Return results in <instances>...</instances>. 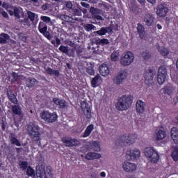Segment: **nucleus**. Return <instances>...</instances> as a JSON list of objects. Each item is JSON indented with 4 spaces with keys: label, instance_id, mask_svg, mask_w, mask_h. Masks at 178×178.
<instances>
[{
    "label": "nucleus",
    "instance_id": "nucleus-50",
    "mask_svg": "<svg viewBox=\"0 0 178 178\" xmlns=\"http://www.w3.org/2000/svg\"><path fill=\"white\" fill-rule=\"evenodd\" d=\"M74 13L76 16H81V7L74 9Z\"/></svg>",
    "mask_w": 178,
    "mask_h": 178
},
{
    "label": "nucleus",
    "instance_id": "nucleus-61",
    "mask_svg": "<svg viewBox=\"0 0 178 178\" xmlns=\"http://www.w3.org/2000/svg\"><path fill=\"white\" fill-rule=\"evenodd\" d=\"M48 8H49V3L43 4L41 6V9H42V10H47L48 9Z\"/></svg>",
    "mask_w": 178,
    "mask_h": 178
},
{
    "label": "nucleus",
    "instance_id": "nucleus-60",
    "mask_svg": "<svg viewBox=\"0 0 178 178\" xmlns=\"http://www.w3.org/2000/svg\"><path fill=\"white\" fill-rule=\"evenodd\" d=\"M93 19H96V20H102V22H104V19L101 15H97L93 17Z\"/></svg>",
    "mask_w": 178,
    "mask_h": 178
},
{
    "label": "nucleus",
    "instance_id": "nucleus-4",
    "mask_svg": "<svg viewBox=\"0 0 178 178\" xmlns=\"http://www.w3.org/2000/svg\"><path fill=\"white\" fill-rule=\"evenodd\" d=\"M144 154L153 163H156L158 161H159V154H158V152L152 147H146Z\"/></svg>",
    "mask_w": 178,
    "mask_h": 178
},
{
    "label": "nucleus",
    "instance_id": "nucleus-2",
    "mask_svg": "<svg viewBox=\"0 0 178 178\" xmlns=\"http://www.w3.org/2000/svg\"><path fill=\"white\" fill-rule=\"evenodd\" d=\"M133 95H124L118 99V102L115 104L117 111H127L133 104Z\"/></svg>",
    "mask_w": 178,
    "mask_h": 178
},
{
    "label": "nucleus",
    "instance_id": "nucleus-47",
    "mask_svg": "<svg viewBox=\"0 0 178 178\" xmlns=\"http://www.w3.org/2000/svg\"><path fill=\"white\" fill-rule=\"evenodd\" d=\"M84 29L86 31H91V30H95V26L91 24H87L84 26Z\"/></svg>",
    "mask_w": 178,
    "mask_h": 178
},
{
    "label": "nucleus",
    "instance_id": "nucleus-41",
    "mask_svg": "<svg viewBox=\"0 0 178 178\" xmlns=\"http://www.w3.org/2000/svg\"><path fill=\"white\" fill-rule=\"evenodd\" d=\"M19 166L21 170H26L29 168V163L27 161H19Z\"/></svg>",
    "mask_w": 178,
    "mask_h": 178
},
{
    "label": "nucleus",
    "instance_id": "nucleus-26",
    "mask_svg": "<svg viewBox=\"0 0 178 178\" xmlns=\"http://www.w3.org/2000/svg\"><path fill=\"white\" fill-rule=\"evenodd\" d=\"M89 12L91 14L92 17H95V16L98 15H102V10L95 7H90Z\"/></svg>",
    "mask_w": 178,
    "mask_h": 178
},
{
    "label": "nucleus",
    "instance_id": "nucleus-25",
    "mask_svg": "<svg viewBox=\"0 0 178 178\" xmlns=\"http://www.w3.org/2000/svg\"><path fill=\"white\" fill-rule=\"evenodd\" d=\"M138 33L140 38L143 39L145 38V28L141 24H138L137 26Z\"/></svg>",
    "mask_w": 178,
    "mask_h": 178
},
{
    "label": "nucleus",
    "instance_id": "nucleus-5",
    "mask_svg": "<svg viewBox=\"0 0 178 178\" xmlns=\"http://www.w3.org/2000/svg\"><path fill=\"white\" fill-rule=\"evenodd\" d=\"M40 117L48 123H54L58 120V115L55 112L49 113V111H43L40 113Z\"/></svg>",
    "mask_w": 178,
    "mask_h": 178
},
{
    "label": "nucleus",
    "instance_id": "nucleus-59",
    "mask_svg": "<svg viewBox=\"0 0 178 178\" xmlns=\"http://www.w3.org/2000/svg\"><path fill=\"white\" fill-rule=\"evenodd\" d=\"M65 6L68 9H72V8H73V4L72 3V1H67L65 4Z\"/></svg>",
    "mask_w": 178,
    "mask_h": 178
},
{
    "label": "nucleus",
    "instance_id": "nucleus-64",
    "mask_svg": "<svg viewBox=\"0 0 178 178\" xmlns=\"http://www.w3.org/2000/svg\"><path fill=\"white\" fill-rule=\"evenodd\" d=\"M6 124H8L6 122H5L3 120H2V125H1V129L3 131H5L6 129Z\"/></svg>",
    "mask_w": 178,
    "mask_h": 178
},
{
    "label": "nucleus",
    "instance_id": "nucleus-22",
    "mask_svg": "<svg viewBox=\"0 0 178 178\" xmlns=\"http://www.w3.org/2000/svg\"><path fill=\"white\" fill-rule=\"evenodd\" d=\"M9 138L10 144H12L13 145H16L17 147H22V143H20V140L15 137L13 133L10 134Z\"/></svg>",
    "mask_w": 178,
    "mask_h": 178
},
{
    "label": "nucleus",
    "instance_id": "nucleus-42",
    "mask_svg": "<svg viewBox=\"0 0 178 178\" xmlns=\"http://www.w3.org/2000/svg\"><path fill=\"white\" fill-rule=\"evenodd\" d=\"M86 72L90 76H94L95 74V71L94 70V67H92V65L87 67L86 68Z\"/></svg>",
    "mask_w": 178,
    "mask_h": 178
},
{
    "label": "nucleus",
    "instance_id": "nucleus-55",
    "mask_svg": "<svg viewBox=\"0 0 178 178\" xmlns=\"http://www.w3.org/2000/svg\"><path fill=\"white\" fill-rule=\"evenodd\" d=\"M0 15H2L3 17H8V13H6L5 10H3V8H0Z\"/></svg>",
    "mask_w": 178,
    "mask_h": 178
},
{
    "label": "nucleus",
    "instance_id": "nucleus-23",
    "mask_svg": "<svg viewBox=\"0 0 178 178\" xmlns=\"http://www.w3.org/2000/svg\"><path fill=\"white\" fill-rule=\"evenodd\" d=\"M85 158L88 161H93V159H99V158H101V154L95 152H88Z\"/></svg>",
    "mask_w": 178,
    "mask_h": 178
},
{
    "label": "nucleus",
    "instance_id": "nucleus-40",
    "mask_svg": "<svg viewBox=\"0 0 178 178\" xmlns=\"http://www.w3.org/2000/svg\"><path fill=\"white\" fill-rule=\"evenodd\" d=\"M165 80H166V76L163 75H159V74L157 75V81L160 86H162V84L165 83Z\"/></svg>",
    "mask_w": 178,
    "mask_h": 178
},
{
    "label": "nucleus",
    "instance_id": "nucleus-38",
    "mask_svg": "<svg viewBox=\"0 0 178 178\" xmlns=\"http://www.w3.org/2000/svg\"><path fill=\"white\" fill-rule=\"evenodd\" d=\"M92 146L94 151H95L96 152H99V151H101V147L99 146V142L94 141L92 143Z\"/></svg>",
    "mask_w": 178,
    "mask_h": 178
},
{
    "label": "nucleus",
    "instance_id": "nucleus-10",
    "mask_svg": "<svg viewBox=\"0 0 178 178\" xmlns=\"http://www.w3.org/2000/svg\"><path fill=\"white\" fill-rule=\"evenodd\" d=\"M35 176L37 178H48L47 177V172H45V165L44 164L36 166Z\"/></svg>",
    "mask_w": 178,
    "mask_h": 178
},
{
    "label": "nucleus",
    "instance_id": "nucleus-16",
    "mask_svg": "<svg viewBox=\"0 0 178 178\" xmlns=\"http://www.w3.org/2000/svg\"><path fill=\"white\" fill-rule=\"evenodd\" d=\"M6 94L9 101H10L12 104H14V105H17V104H19L16 95H15L13 90L11 89H7Z\"/></svg>",
    "mask_w": 178,
    "mask_h": 178
},
{
    "label": "nucleus",
    "instance_id": "nucleus-54",
    "mask_svg": "<svg viewBox=\"0 0 178 178\" xmlns=\"http://www.w3.org/2000/svg\"><path fill=\"white\" fill-rule=\"evenodd\" d=\"M46 172H47V175H49V176H52V167L47 166L46 168Z\"/></svg>",
    "mask_w": 178,
    "mask_h": 178
},
{
    "label": "nucleus",
    "instance_id": "nucleus-46",
    "mask_svg": "<svg viewBox=\"0 0 178 178\" xmlns=\"http://www.w3.org/2000/svg\"><path fill=\"white\" fill-rule=\"evenodd\" d=\"M141 56L144 60H148V59H151V53L148 51H143Z\"/></svg>",
    "mask_w": 178,
    "mask_h": 178
},
{
    "label": "nucleus",
    "instance_id": "nucleus-30",
    "mask_svg": "<svg viewBox=\"0 0 178 178\" xmlns=\"http://www.w3.org/2000/svg\"><path fill=\"white\" fill-rule=\"evenodd\" d=\"M171 156L175 162H177L178 161V146L176 145L173 147V151L171 154Z\"/></svg>",
    "mask_w": 178,
    "mask_h": 178
},
{
    "label": "nucleus",
    "instance_id": "nucleus-7",
    "mask_svg": "<svg viewBox=\"0 0 178 178\" xmlns=\"http://www.w3.org/2000/svg\"><path fill=\"white\" fill-rule=\"evenodd\" d=\"M133 60H134V56L130 51H128L122 55L120 63L122 66H129Z\"/></svg>",
    "mask_w": 178,
    "mask_h": 178
},
{
    "label": "nucleus",
    "instance_id": "nucleus-51",
    "mask_svg": "<svg viewBox=\"0 0 178 178\" xmlns=\"http://www.w3.org/2000/svg\"><path fill=\"white\" fill-rule=\"evenodd\" d=\"M14 16L15 17H17V19H20V10H19V8H14Z\"/></svg>",
    "mask_w": 178,
    "mask_h": 178
},
{
    "label": "nucleus",
    "instance_id": "nucleus-21",
    "mask_svg": "<svg viewBox=\"0 0 178 178\" xmlns=\"http://www.w3.org/2000/svg\"><path fill=\"white\" fill-rule=\"evenodd\" d=\"M99 72L104 77L108 76L110 73L109 67L106 64H102L99 69Z\"/></svg>",
    "mask_w": 178,
    "mask_h": 178
},
{
    "label": "nucleus",
    "instance_id": "nucleus-15",
    "mask_svg": "<svg viewBox=\"0 0 178 178\" xmlns=\"http://www.w3.org/2000/svg\"><path fill=\"white\" fill-rule=\"evenodd\" d=\"M62 141L65 144L66 147H74L80 145V141L77 139H72L70 138H64Z\"/></svg>",
    "mask_w": 178,
    "mask_h": 178
},
{
    "label": "nucleus",
    "instance_id": "nucleus-44",
    "mask_svg": "<svg viewBox=\"0 0 178 178\" xmlns=\"http://www.w3.org/2000/svg\"><path fill=\"white\" fill-rule=\"evenodd\" d=\"M111 59L112 62H118L119 60V53L118 52H113L111 54Z\"/></svg>",
    "mask_w": 178,
    "mask_h": 178
},
{
    "label": "nucleus",
    "instance_id": "nucleus-29",
    "mask_svg": "<svg viewBox=\"0 0 178 178\" xmlns=\"http://www.w3.org/2000/svg\"><path fill=\"white\" fill-rule=\"evenodd\" d=\"M101 78V76L99 74H97L94 78L91 80V86L93 88H95L96 87H98V81L99 79Z\"/></svg>",
    "mask_w": 178,
    "mask_h": 178
},
{
    "label": "nucleus",
    "instance_id": "nucleus-33",
    "mask_svg": "<svg viewBox=\"0 0 178 178\" xmlns=\"http://www.w3.org/2000/svg\"><path fill=\"white\" fill-rule=\"evenodd\" d=\"M165 136H166L165 132L160 129L156 133V140H158L159 141L161 140H163Z\"/></svg>",
    "mask_w": 178,
    "mask_h": 178
},
{
    "label": "nucleus",
    "instance_id": "nucleus-48",
    "mask_svg": "<svg viewBox=\"0 0 178 178\" xmlns=\"http://www.w3.org/2000/svg\"><path fill=\"white\" fill-rule=\"evenodd\" d=\"M13 112L15 113V115H20L22 111L18 106L15 105L13 106Z\"/></svg>",
    "mask_w": 178,
    "mask_h": 178
},
{
    "label": "nucleus",
    "instance_id": "nucleus-1",
    "mask_svg": "<svg viewBox=\"0 0 178 178\" xmlns=\"http://www.w3.org/2000/svg\"><path fill=\"white\" fill-rule=\"evenodd\" d=\"M40 130H41L40 127L33 122H30L27 125V131L29 137L39 147L41 145V133Z\"/></svg>",
    "mask_w": 178,
    "mask_h": 178
},
{
    "label": "nucleus",
    "instance_id": "nucleus-18",
    "mask_svg": "<svg viewBox=\"0 0 178 178\" xmlns=\"http://www.w3.org/2000/svg\"><path fill=\"white\" fill-rule=\"evenodd\" d=\"M53 102L59 106L60 109L67 108V102L65 99H60L56 97L53 99Z\"/></svg>",
    "mask_w": 178,
    "mask_h": 178
},
{
    "label": "nucleus",
    "instance_id": "nucleus-43",
    "mask_svg": "<svg viewBox=\"0 0 178 178\" xmlns=\"http://www.w3.org/2000/svg\"><path fill=\"white\" fill-rule=\"evenodd\" d=\"M58 49L59 51H60V52H63V54H65V55H69V47L61 45Z\"/></svg>",
    "mask_w": 178,
    "mask_h": 178
},
{
    "label": "nucleus",
    "instance_id": "nucleus-28",
    "mask_svg": "<svg viewBox=\"0 0 178 178\" xmlns=\"http://www.w3.org/2000/svg\"><path fill=\"white\" fill-rule=\"evenodd\" d=\"M158 74L160 75V76H164L167 77V76H168V68H166V67H165L163 65L161 66L159 68Z\"/></svg>",
    "mask_w": 178,
    "mask_h": 178
},
{
    "label": "nucleus",
    "instance_id": "nucleus-20",
    "mask_svg": "<svg viewBox=\"0 0 178 178\" xmlns=\"http://www.w3.org/2000/svg\"><path fill=\"white\" fill-rule=\"evenodd\" d=\"M38 81L37 79L34 78H27L25 80V84L26 86L28 87V88H33V87H35L36 84H38Z\"/></svg>",
    "mask_w": 178,
    "mask_h": 178
},
{
    "label": "nucleus",
    "instance_id": "nucleus-27",
    "mask_svg": "<svg viewBox=\"0 0 178 178\" xmlns=\"http://www.w3.org/2000/svg\"><path fill=\"white\" fill-rule=\"evenodd\" d=\"M10 36L6 33H1L0 35V44H8V41H9Z\"/></svg>",
    "mask_w": 178,
    "mask_h": 178
},
{
    "label": "nucleus",
    "instance_id": "nucleus-34",
    "mask_svg": "<svg viewBox=\"0 0 178 178\" xmlns=\"http://www.w3.org/2000/svg\"><path fill=\"white\" fill-rule=\"evenodd\" d=\"M26 175L27 176H30L31 177H35V171L31 166H29L26 168Z\"/></svg>",
    "mask_w": 178,
    "mask_h": 178
},
{
    "label": "nucleus",
    "instance_id": "nucleus-53",
    "mask_svg": "<svg viewBox=\"0 0 178 178\" xmlns=\"http://www.w3.org/2000/svg\"><path fill=\"white\" fill-rule=\"evenodd\" d=\"M11 75L12 77H13L14 81H17L19 80V75L17 74V73L13 72Z\"/></svg>",
    "mask_w": 178,
    "mask_h": 178
},
{
    "label": "nucleus",
    "instance_id": "nucleus-31",
    "mask_svg": "<svg viewBox=\"0 0 178 178\" xmlns=\"http://www.w3.org/2000/svg\"><path fill=\"white\" fill-rule=\"evenodd\" d=\"M94 130V125L93 124H90L89 126L87 127L86 129L85 130V132L83 133V137H88L90 134H91V132Z\"/></svg>",
    "mask_w": 178,
    "mask_h": 178
},
{
    "label": "nucleus",
    "instance_id": "nucleus-19",
    "mask_svg": "<svg viewBox=\"0 0 178 178\" xmlns=\"http://www.w3.org/2000/svg\"><path fill=\"white\" fill-rule=\"evenodd\" d=\"M145 111V104L142 100L136 102V112L137 113H144Z\"/></svg>",
    "mask_w": 178,
    "mask_h": 178
},
{
    "label": "nucleus",
    "instance_id": "nucleus-9",
    "mask_svg": "<svg viewBox=\"0 0 178 178\" xmlns=\"http://www.w3.org/2000/svg\"><path fill=\"white\" fill-rule=\"evenodd\" d=\"M81 106L86 118L87 119H91V108H90L88 103H87L86 101H83L81 103Z\"/></svg>",
    "mask_w": 178,
    "mask_h": 178
},
{
    "label": "nucleus",
    "instance_id": "nucleus-39",
    "mask_svg": "<svg viewBox=\"0 0 178 178\" xmlns=\"http://www.w3.org/2000/svg\"><path fill=\"white\" fill-rule=\"evenodd\" d=\"M164 94H167L168 95H172L173 94V91H175V88L170 86H168L163 88Z\"/></svg>",
    "mask_w": 178,
    "mask_h": 178
},
{
    "label": "nucleus",
    "instance_id": "nucleus-8",
    "mask_svg": "<svg viewBox=\"0 0 178 178\" xmlns=\"http://www.w3.org/2000/svg\"><path fill=\"white\" fill-rule=\"evenodd\" d=\"M141 153L140 150L135 149L134 150H128L126 153V158L127 161H137L140 158Z\"/></svg>",
    "mask_w": 178,
    "mask_h": 178
},
{
    "label": "nucleus",
    "instance_id": "nucleus-35",
    "mask_svg": "<svg viewBox=\"0 0 178 178\" xmlns=\"http://www.w3.org/2000/svg\"><path fill=\"white\" fill-rule=\"evenodd\" d=\"M51 43L52 44V45L56 47V48H58L61 44L60 39H59L57 35H55L54 40H51Z\"/></svg>",
    "mask_w": 178,
    "mask_h": 178
},
{
    "label": "nucleus",
    "instance_id": "nucleus-62",
    "mask_svg": "<svg viewBox=\"0 0 178 178\" xmlns=\"http://www.w3.org/2000/svg\"><path fill=\"white\" fill-rule=\"evenodd\" d=\"M81 6H83V8H86L87 9L90 8V4L86 3V2H81Z\"/></svg>",
    "mask_w": 178,
    "mask_h": 178
},
{
    "label": "nucleus",
    "instance_id": "nucleus-13",
    "mask_svg": "<svg viewBox=\"0 0 178 178\" xmlns=\"http://www.w3.org/2000/svg\"><path fill=\"white\" fill-rule=\"evenodd\" d=\"M168 7H166V5L164 4H160L156 8V15L157 16H159V17H165L168 12Z\"/></svg>",
    "mask_w": 178,
    "mask_h": 178
},
{
    "label": "nucleus",
    "instance_id": "nucleus-11",
    "mask_svg": "<svg viewBox=\"0 0 178 178\" xmlns=\"http://www.w3.org/2000/svg\"><path fill=\"white\" fill-rule=\"evenodd\" d=\"M122 168L124 170L128 173H133V172H136L137 170V165H136V164L127 161L123 163Z\"/></svg>",
    "mask_w": 178,
    "mask_h": 178
},
{
    "label": "nucleus",
    "instance_id": "nucleus-37",
    "mask_svg": "<svg viewBox=\"0 0 178 178\" xmlns=\"http://www.w3.org/2000/svg\"><path fill=\"white\" fill-rule=\"evenodd\" d=\"M158 51L162 56H168L169 55V50L165 47H159Z\"/></svg>",
    "mask_w": 178,
    "mask_h": 178
},
{
    "label": "nucleus",
    "instance_id": "nucleus-57",
    "mask_svg": "<svg viewBox=\"0 0 178 178\" xmlns=\"http://www.w3.org/2000/svg\"><path fill=\"white\" fill-rule=\"evenodd\" d=\"M15 151L17 154H20L23 152V151L26 152V150L23 149V147H15Z\"/></svg>",
    "mask_w": 178,
    "mask_h": 178
},
{
    "label": "nucleus",
    "instance_id": "nucleus-58",
    "mask_svg": "<svg viewBox=\"0 0 178 178\" xmlns=\"http://www.w3.org/2000/svg\"><path fill=\"white\" fill-rule=\"evenodd\" d=\"M67 17H69V16L65 15H61L59 16V19H60L63 22H66V20H67Z\"/></svg>",
    "mask_w": 178,
    "mask_h": 178
},
{
    "label": "nucleus",
    "instance_id": "nucleus-32",
    "mask_svg": "<svg viewBox=\"0 0 178 178\" xmlns=\"http://www.w3.org/2000/svg\"><path fill=\"white\" fill-rule=\"evenodd\" d=\"M38 30L40 33H41L42 34H44V33L47 32V30H48V26L45 25L44 22H40L38 26Z\"/></svg>",
    "mask_w": 178,
    "mask_h": 178
},
{
    "label": "nucleus",
    "instance_id": "nucleus-36",
    "mask_svg": "<svg viewBox=\"0 0 178 178\" xmlns=\"http://www.w3.org/2000/svg\"><path fill=\"white\" fill-rule=\"evenodd\" d=\"M97 45H108L109 44V40L108 39H98L95 41Z\"/></svg>",
    "mask_w": 178,
    "mask_h": 178
},
{
    "label": "nucleus",
    "instance_id": "nucleus-12",
    "mask_svg": "<svg viewBox=\"0 0 178 178\" xmlns=\"http://www.w3.org/2000/svg\"><path fill=\"white\" fill-rule=\"evenodd\" d=\"M155 74V71L154 70H149L145 73V80L146 84L151 86L154 83V76Z\"/></svg>",
    "mask_w": 178,
    "mask_h": 178
},
{
    "label": "nucleus",
    "instance_id": "nucleus-56",
    "mask_svg": "<svg viewBox=\"0 0 178 178\" xmlns=\"http://www.w3.org/2000/svg\"><path fill=\"white\" fill-rule=\"evenodd\" d=\"M43 35H44L46 38H47V40H52V36H51V34H49V31L44 32V33H43Z\"/></svg>",
    "mask_w": 178,
    "mask_h": 178
},
{
    "label": "nucleus",
    "instance_id": "nucleus-17",
    "mask_svg": "<svg viewBox=\"0 0 178 178\" xmlns=\"http://www.w3.org/2000/svg\"><path fill=\"white\" fill-rule=\"evenodd\" d=\"M112 26L102 27L100 30L93 32L95 35H105L106 33H112Z\"/></svg>",
    "mask_w": 178,
    "mask_h": 178
},
{
    "label": "nucleus",
    "instance_id": "nucleus-24",
    "mask_svg": "<svg viewBox=\"0 0 178 178\" xmlns=\"http://www.w3.org/2000/svg\"><path fill=\"white\" fill-rule=\"evenodd\" d=\"M171 138L175 144H178V129L176 127L171 129Z\"/></svg>",
    "mask_w": 178,
    "mask_h": 178
},
{
    "label": "nucleus",
    "instance_id": "nucleus-14",
    "mask_svg": "<svg viewBox=\"0 0 178 178\" xmlns=\"http://www.w3.org/2000/svg\"><path fill=\"white\" fill-rule=\"evenodd\" d=\"M143 22L145 26L151 27L154 24V22H155V16L151 13H147L145 15Z\"/></svg>",
    "mask_w": 178,
    "mask_h": 178
},
{
    "label": "nucleus",
    "instance_id": "nucleus-6",
    "mask_svg": "<svg viewBox=\"0 0 178 178\" xmlns=\"http://www.w3.org/2000/svg\"><path fill=\"white\" fill-rule=\"evenodd\" d=\"M127 72L124 70L120 71L113 78L114 84H116V86L123 84L124 80L127 79Z\"/></svg>",
    "mask_w": 178,
    "mask_h": 178
},
{
    "label": "nucleus",
    "instance_id": "nucleus-52",
    "mask_svg": "<svg viewBox=\"0 0 178 178\" xmlns=\"http://www.w3.org/2000/svg\"><path fill=\"white\" fill-rule=\"evenodd\" d=\"M41 20H42V22H44L45 23H49V22H51V18L47 16H42Z\"/></svg>",
    "mask_w": 178,
    "mask_h": 178
},
{
    "label": "nucleus",
    "instance_id": "nucleus-45",
    "mask_svg": "<svg viewBox=\"0 0 178 178\" xmlns=\"http://www.w3.org/2000/svg\"><path fill=\"white\" fill-rule=\"evenodd\" d=\"M138 9L140 8L136 4H131L129 6V10L133 13H138Z\"/></svg>",
    "mask_w": 178,
    "mask_h": 178
},
{
    "label": "nucleus",
    "instance_id": "nucleus-49",
    "mask_svg": "<svg viewBox=\"0 0 178 178\" xmlns=\"http://www.w3.org/2000/svg\"><path fill=\"white\" fill-rule=\"evenodd\" d=\"M27 15H28L29 19H31V22H34V19L35 17V13H34L31 11H28Z\"/></svg>",
    "mask_w": 178,
    "mask_h": 178
},
{
    "label": "nucleus",
    "instance_id": "nucleus-63",
    "mask_svg": "<svg viewBox=\"0 0 178 178\" xmlns=\"http://www.w3.org/2000/svg\"><path fill=\"white\" fill-rule=\"evenodd\" d=\"M46 72L48 73V74H54V70H52L51 67L47 68Z\"/></svg>",
    "mask_w": 178,
    "mask_h": 178
},
{
    "label": "nucleus",
    "instance_id": "nucleus-3",
    "mask_svg": "<svg viewBox=\"0 0 178 178\" xmlns=\"http://www.w3.org/2000/svg\"><path fill=\"white\" fill-rule=\"evenodd\" d=\"M136 140H137L136 134H130L127 136H122L120 138L117 139L116 145H120V147L127 145V144L130 145V144H134V143H136Z\"/></svg>",
    "mask_w": 178,
    "mask_h": 178
}]
</instances>
